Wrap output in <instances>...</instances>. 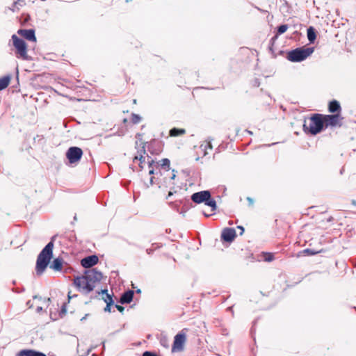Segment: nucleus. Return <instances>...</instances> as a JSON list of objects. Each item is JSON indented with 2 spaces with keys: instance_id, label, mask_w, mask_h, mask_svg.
<instances>
[{
  "instance_id": "c756f323",
  "label": "nucleus",
  "mask_w": 356,
  "mask_h": 356,
  "mask_svg": "<svg viewBox=\"0 0 356 356\" xmlns=\"http://www.w3.org/2000/svg\"><path fill=\"white\" fill-rule=\"evenodd\" d=\"M65 313H66V307H65V305H63V306L62 307V308H61V310H60V312L59 315H60V317H63V316L64 314H65Z\"/></svg>"
},
{
  "instance_id": "f3484780",
  "label": "nucleus",
  "mask_w": 356,
  "mask_h": 356,
  "mask_svg": "<svg viewBox=\"0 0 356 356\" xmlns=\"http://www.w3.org/2000/svg\"><path fill=\"white\" fill-rule=\"evenodd\" d=\"M63 259L60 257L54 259L50 265V268L56 271H60L63 268Z\"/></svg>"
},
{
  "instance_id": "9d476101",
  "label": "nucleus",
  "mask_w": 356,
  "mask_h": 356,
  "mask_svg": "<svg viewBox=\"0 0 356 356\" xmlns=\"http://www.w3.org/2000/svg\"><path fill=\"white\" fill-rule=\"evenodd\" d=\"M98 261V257L97 255L93 254L82 259L81 261V264L85 268H90L96 265Z\"/></svg>"
},
{
  "instance_id": "cd10ccee",
  "label": "nucleus",
  "mask_w": 356,
  "mask_h": 356,
  "mask_svg": "<svg viewBox=\"0 0 356 356\" xmlns=\"http://www.w3.org/2000/svg\"><path fill=\"white\" fill-rule=\"evenodd\" d=\"M201 147L204 148V149H207V148L212 149V145L211 143V140H206L205 144L201 145Z\"/></svg>"
},
{
  "instance_id": "423d86ee",
  "label": "nucleus",
  "mask_w": 356,
  "mask_h": 356,
  "mask_svg": "<svg viewBox=\"0 0 356 356\" xmlns=\"http://www.w3.org/2000/svg\"><path fill=\"white\" fill-rule=\"evenodd\" d=\"M186 341V335L183 331L176 334L174 339L172 351L177 353L184 350Z\"/></svg>"
},
{
  "instance_id": "49530a36",
  "label": "nucleus",
  "mask_w": 356,
  "mask_h": 356,
  "mask_svg": "<svg viewBox=\"0 0 356 356\" xmlns=\"http://www.w3.org/2000/svg\"><path fill=\"white\" fill-rule=\"evenodd\" d=\"M254 85H255V86H259V83L256 81H255V84H254Z\"/></svg>"
},
{
  "instance_id": "f8f14e48",
  "label": "nucleus",
  "mask_w": 356,
  "mask_h": 356,
  "mask_svg": "<svg viewBox=\"0 0 356 356\" xmlns=\"http://www.w3.org/2000/svg\"><path fill=\"white\" fill-rule=\"evenodd\" d=\"M236 231L233 228L226 227L221 234V238L226 242H232L236 237Z\"/></svg>"
},
{
  "instance_id": "c85d7f7f",
  "label": "nucleus",
  "mask_w": 356,
  "mask_h": 356,
  "mask_svg": "<svg viewBox=\"0 0 356 356\" xmlns=\"http://www.w3.org/2000/svg\"><path fill=\"white\" fill-rule=\"evenodd\" d=\"M143 356H158L156 353L150 352V351H145L143 353Z\"/></svg>"
},
{
  "instance_id": "ea45409f",
  "label": "nucleus",
  "mask_w": 356,
  "mask_h": 356,
  "mask_svg": "<svg viewBox=\"0 0 356 356\" xmlns=\"http://www.w3.org/2000/svg\"><path fill=\"white\" fill-rule=\"evenodd\" d=\"M26 305L29 306V308H31L33 307V304L31 303V300H29L26 302Z\"/></svg>"
},
{
  "instance_id": "de8ad7c7",
  "label": "nucleus",
  "mask_w": 356,
  "mask_h": 356,
  "mask_svg": "<svg viewBox=\"0 0 356 356\" xmlns=\"http://www.w3.org/2000/svg\"><path fill=\"white\" fill-rule=\"evenodd\" d=\"M86 316H87V315H86L84 317H83V318L81 319V321H83L84 319H86Z\"/></svg>"
},
{
  "instance_id": "4be33fe9",
  "label": "nucleus",
  "mask_w": 356,
  "mask_h": 356,
  "mask_svg": "<svg viewBox=\"0 0 356 356\" xmlns=\"http://www.w3.org/2000/svg\"><path fill=\"white\" fill-rule=\"evenodd\" d=\"M185 133L184 129L173 128L170 131V134L172 136H178Z\"/></svg>"
},
{
  "instance_id": "f257e3e1",
  "label": "nucleus",
  "mask_w": 356,
  "mask_h": 356,
  "mask_svg": "<svg viewBox=\"0 0 356 356\" xmlns=\"http://www.w3.org/2000/svg\"><path fill=\"white\" fill-rule=\"evenodd\" d=\"M103 275L95 268L85 271V275L77 276L74 279V284L84 295L94 290L96 284L101 282Z\"/></svg>"
},
{
  "instance_id": "c9c22d12",
  "label": "nucleus",
  "mask_w": 356,
  "mask_h": 356,
  "mask_svg": "<svg viewBox=\"0 0 356 356\" xmlns=\"http://www.w3.org/2000/svg\"><path fill=\"white\" fill-rule=\"evenodd\" d=\"M136 138L138 140H142V138H143V135L141 134H137L136 135Z\"/></svg>"
},
{
  "instance_id": "603ef678",
  "label": "nucleus",
  "mask_w": 356,
  "mask_h": 356,
  "mask_svg": "<svg viewBox=\"0 0 356 356\" xmlns=\"http://www.w3.org/2000/svg\"><path fill=\"white\" fill-rule=\"evenodd\" d=\"M136 293H140V289H138V290L136 291Z\"/></svg>"
},
{
  "instance_id": "2f4dec72",
  "label": "nucleus",
  "mask_w": 356,
  "mask_h": 356,
  "mask_svg": "<svg viewBox=\"0 0 356 356\" xmlns=\"http://www.w3.org/2000/svg\"><path fill=\"white\" fill-rule=\"evenodd\" d=\"M113 305V304H108V303H107L106 307L104 308V311L110 312H111V306Z\"/></svg>"
},
{
  "instance_id": "e433bc0d",
  "label": "nucleus",
  "mask_w": 356,
  "mask_h": 356,
  "mask_svg": "<svg viewBox=\"0 0 356 356\" xmlns=\"http://www.w3.org/2000/svg\"><path fill=\"white\" fill-rule=\"evenodd\" d=\"M175 177H176L175 171V170H173L172 172V175L170 177V179H174L175 178Z\"/></svg>"
},
{
  "instance_id": "f704fd0d",
  "label": "nucleus",
  "mask_w": 356,
  "mask_h": 356,
  "mask_svg": "<svg viewBox=\"0 0 356 356\" xmlns=\"http://www.w3.org/2000/svg\"><path fill=\"white\" fill-rule=\"evenodd\" d=\"M247 200H248V203H249V205H250V206L253 205V204H254V200H253V199H252V198H251V197H247Z\"/></svg>"
},
{
  "instance_id": "dca6fc26",
  "label": "nucleus",
  "mask_w": 356,
  "mask_h": 356,
  "mask_svg": "<svg viewBox=\"0 0 356 356\" xmlns=\"http://www.w3.org/2000/svg\"><path fill=\"white\" fill-rule=\"evenodd\" d=\"M102 295V299L107 304H113L114 301L113 300V297L111 295L108 293L107 289H103L101 290V291L97 292V296H96V298H98L99 296Z\"/></svg>"
},
{
  "instance_id": "a211bd4d",
  "label": "nucleus",
  "mask_w": 356,
  "mask_h": 356,
  "mask_svg": "<svg viewBox=\"0 0 356 356\" xmlns=\"http://www.w3.org/2000/svg\"><path fill=\"white\" fill-rule=\"evenodd\" d=\"M341 109V106L338 101L334 99L330 102L328 105V110L330 113L340 112Z\"/></svg>"
},
{
  "instance_id": "f03ea898",
  "label": "nucleus",
  "mask_w": 356,
  "mask_h": 356,
  "mask_svg": "<svg viewBox=\"0 0 356 356\" xmlns=\"http://www.w3.org/2000/svg\"><path fill=\"white\" fill-rule=\"evenodd\" d=\"M55 238L56 236H54L51 238V241L45 245V247L42 250L38 256L35 271L38 275H42L44 272L45 269L49 264L51 259L52 258L54 241Z\"/></svg>"
},
{
  "instance_id": "b1692460",
  "label": "nucleus",
  "mask_w": 356,
  "mask_h": 356,
  "mask_svg": "<svg viewBox=\"0 0 356 356\" xmlns=\"http://www.w3.org/2000/svg\"><path fill=\"white\" fill-rule=\"evenodd\" d=\"M288 29V25L287 24H282L277 27V34L281 35L285 33Z\"/></svg>"
},
{
  "instance_id": "a18cd8bd",
  "label": "nucleus",
  "mask_w": 356,
  "mask_h": 356,
  "mask_svg": "<svg viewBox=\"0 0 356 356\" xmlns=\"http://www.w3.org/2000/svg\"><path fill=\"white\" fill-rule=\"evenodd\" d=\"M171 195H172V193L171 191H170V192L168 193V195L167 198H168V197H170Z\"/></svg>"
},
{
  "instance_id": "393cba45",
  "label": "nucleus",
  "mask_w": 356,
  "mask_h": 356,
  "mask_svg": "<svg viewBox=\"0 0 356 356\" xmlns=\"http://www.w3.org/2000/svg\"><path fill=\"white\" fill-rule=\"evenodd\" d=\"M24 3V0H17L15 1L13 3V8H10L13 11H15V9H19V6H22Z\"/></svg>"
},
{
  "instance_id": "37998d69",
  "label": "nucleus",
  "mask_w": 356,
  "mask_h": 356,
  "mask_svg": "<svg viewBox=\"0 0 356 356\" xmlns=\"http://www.w3.org/2000/svg\"><path fill=\"white\" fill-rule=\"evenodd\" d=\"M146 251H147V253L149 254L153 252V250L152 249H147Z\"/></svg>"
},
{
  "instance_id": "2eb2a0df",
  "label": "nucleus",
  "mask_w": 356,
  "mask_h": 356,
  "mask_svg": "<svg viewBox=\"0 0 356 356\" xmlns=\"http://www.w3.org/2000/svg\"><path fill=\"white\" fill-rule=\"evenodd\" d=\"M134 291L132 290H128L127 291L123 293L120 297V302L121 304H128L130 303L134 298Z\"/></svg>"
},
{
  "instance_id": "bb28decb",
  "label": "nucleus",
  "mask_w": 356,
  "mask_h": 356,
  "mask_svg": "<svg viewBox=\"0 0 356 356\" xmlns=\"http://www.w3.org/2000/svg\"><path fill=\"white\" fill-rule=\"evenodd\" d=\"M147 163L148 165L149 169L153 168L152 165L154 164V161L151 156L148 155H147Z\"/></svg>"
},
{
  "instance_id": "7c9ffc66",
  "label": "nucleus",
  "mask_w": 356,
  "mask_h": 356,
  "mask_svg": "<svg viewBox=\"0 0 356 356\" xmlns=\"http://www.w3.org/2000/svg\"><path fill=\"white\" fill-rule=\"evenodd\" d=\"M304 252H306V253H307V254H310V255H314V254H316V252H315L312 251V250H310V249H305V250H304Z\"/></svg>"
},
{
  "instance_id": "a19ab883",
  "label": "nucleus",
  "mask_w": 356,
  "mask_h": 356,
  "mask_svg": "<svg viewBox=\"0 0 356 356\" xmlns=\"http://www.w3.org/2000/svg\"><path fill=\"white\" fill-rule=\"evenodd\" d=\"M149 184L152 186L154 184V177H152L149 180Z\"/></svg>"
},
{
  "instance_id": "ddd939ff",
  "label": "nucleus",
  "mask_w": 356,
  "mask_h": 356,
  "mask_svg": "<svg viewBox=\"0 0 356 356\" xmlns=\"http://www.w3.org/2000/svg\"><path fill=\"white\" fill-rule=\"evenodd\" d=\"M323 121L324 124H325V127H335L339 124V115H326L323 116Z\"/></svg>"
},
{
  "instance_id": "58836bf2",
  "label": "nucleus",
  "mask_w": 356,
  "mask_h": 356,
  "mask_svg": "<svg viewBox=\"0 0 356 356\" xmlns=\"http://www.w3.org/2000/svg\"><path fill=\"white\" fill-rule=\"evenodd\" d=\"M42 311V307H38L36 308V312L40 313Z\"/></svg>"
},
{
  "instance_id": "72a5a7b5",
  "label": "nucleus",
  "mask_w": 356,
  "mask_h": 356,
  "mask_svg": "<svg viewBox=\"0 0 356 356\" xmlns=\"http://www.w3.org/2000/svg\"><path fill=\"white\" fill-rule=\"evenodd\" d=\"M273 259V256L272 254H268L267 257L265 258V261H271Z\"/></svg>"
},
{
  "instance_id": "09e8293b",
  "label": "nucleus",
  "mask_w": 356,
  "mask_h": 356,
  "mask_svg": "<svg viewBox=\"0 0 356 356\" xmlns=\"http://www.w3.org/2000/svg\"><path fill=\"white\" fill-rule=\"evenodd\" d=\"M33 298V299H36V298H38V296H34Z\"/></svg>"
},
{
  "instance_id": "3c124183",
  "label": "nucleus",
  "mask_w": 356,
  "mask_h": 356,
  "mask_svg": "<svg viewBox=\"0 0 356 356\" xmlns=\"http://www.w3.org/2000/svg\"><path fill=\"white\" fill-rule=\"evenodd\" d=\"M204 215L206 216V217H209L210 215H208V214H206V213H204Z\"/></svg>"
},
{
  "instance_id": "39448f33",
  "label": "nucleus",
  "mask_w": 356,
  "mask_h": 356,
  "mask_svg": "<svg viewBox=\"0 0 356 356\" xmlns=\"http://www.w3.org/2000/svg\"><path fill=\"white\" fill-rule=\"evenodd\" d=\"M13 46L16 49L17 57L21 58L24 60H28L29 56L27 54V45L26 42L17 35H13L12 36Z\"/></svg>"
},
{
  "instance_id": "4c0bfd02",
  "label": "nucleus",
  "mask_w": 356,
  "mask_h": 356,
  "mask_svg": "<svg viewBox=\"0 0 356 356\" xmlns=\"http://www.w3.org/2000/svg\"><path fill=\"white\" fill-rule=\"evenodd\" d=\"M237 228L241 230L240 234L242 235L243 233L244 232V228L242 226H238Z\"/></svg>"
},
{
  "instance_id": "a878e982",
  "label": "nucleus",
  "mask_w": 356,
  "mask_h": 356,
  "mask_svg": "<svg viewBox=\"0 0 356 356\" xmlns=\"http://www.w3.org/2000/svg\"><path fill=\"white\" fill-rule=\"evenodd\" d=\"M131 120L133 124H136L140 122L141 117L138 114L132 113Z\"/></svg>"
},
{
  "instance_id": "6ab92c4d",
  "label": "nucleus",
  "mask_w": 356,
  "mask_h": 356,
  "mask_svg": "<svg viewBox=\"0 0 356 356\" xmlns=\"http://www.w3.org/2000/svg\"><path fill=\"white\" fill-rule=\"evenodd\" d=\"M307 38L310 43H313L316 38V30L313 26L307 29Z\"/></svg>"
},
{
  "instance_id": "4468645a",
  "label": "nucleus",
  "mask_w": 356,
  "mask_h": 356,
  "mask_svg": "<svg viewBox=\"0 0 356 356\" xmlns=\"http://www.w3.org/2000/svg\"><path fill=\"white\" fill-rule=\"evenodd\" d=\"M17 356H47L44 353L30 349H24L17 353Z\"/></svg>"
},
{
  "instance_id": "5701e85b",
  "label": "nucleus",
  "mask_w": 356,
  "mask_h": 356,
  "mask_svg": "<svg viewBox=\"0 0 356 356\" xmlns=\"http://www.w3.org/2000/svg\"><path fill=\"white\" fill-rule=\"evenodd\" d=\"M170 160L168 159H163L161 161V164L160 165L163 168H165L166 169L167 171L169 170L170 169Z\"/></svg>"
},
{
  "instance_id": "0eeeda50",
  "label": "nucleus",
  "mask_w": 356,
  "mask_h": 356,
  "mask_svg": "<svg viewBox=\"0 0 356 356\" xmlns=\"http://www.w3.org/2000/svg\"><path fill=\"white\" fill-rule=\"evenodd\" d=\"M82 155L83 151L78 147H71L66 152V156L70 163H75L79 161Z\"/></svg>"
},
{
  "instance_id": "20e7f679",
  "label": "nucleus",
  "mask_w": 356,
  "mask_h": 356,
  "mask_svg": "<svg viewBox=\"0 0 356 356\" xmlns=\"http://www.w3.org/2000/svg\"><path fill=\"white\" fill-rule=\"evenodd\" d=\"M314 52L313 47H300L291 50L287 54V59L291 62H301Z\"/></svg>"
},
{
  "instance_id": "7ed1b4c3",
  "label": "nucleus",
  "mask_w": 356,
  "mask_h": 356,
  "mask_svg": "<svg viewBox=\"0 0 356 356\" xmlns=\"http://www.w3.org/2000/svg\"><path fill=\"white\" fill-rule=\"evenodd\" d=\"M323 115L315 113L309 118L308 121L305 120L303 124V130L307 134L316 135L323 130Z\"/></svg>"
},
{
  "instance_id": "6e6552de",
  "label": "nucleus",
  "mask_w": 356,
  "mask_h": 356,
  "mask_svg": "<svg viewBox=\"0 0 356 356\" xmlns=\"http://www.w3.org/2000/svg\"><path fill=\"white\" fill-rule=\"evenodd\" d=\"M211 197V193L209 191H202L193 193L191 195V200L196 204L205 202L207 199Z\"/></svg>"
},
{
  "instance_id": "412c9836",
  "label": "nucleus",
  "mask_w": 356,
  "mask_h": 356,
  "mask_svg": "<svg viewBox=\"0 0 356 356\" xmlns=\"http://www.w3.org/2000/svg\"><path fill=\"white\" fill-rule=\"evenodd\" d=\"M204 204L211 208V211H215L217 208L216 201L211 197L207 199Z\"/></svg>"
},
{
  "instance_id": "79ce46f5",
  "label": "nucleus",
  "mask_w": 356,
  "mask_h": 356,
  "mask_svg": "<svg viewBox=\"0 0 356 356\" xmlns=\"http://www.w3.org/2000/svg\"><path fill=\"white\" fill-rule=\"evenodd\" d=\"M154 173V168H151L149 170V175H153Z\"/></svg>"
},
{
  "instance_id": "473e14b6",
  "label": "nucleus",
  "mask_w": 356,
  "mask_h": 356,
  "mask_svg": "<svg viewBox=\"0 0 356 356\" xmlns=\"http://www.w3.org/2000/svg\"><path fill=\"white\" fill-rule=\"evenodd\" d=\"M115 307L120 312H122L124 311V307H122L121 305H115Z\"/></svg>"
},
{
  "instance_id": "8fccbe9b",
  "label": "nucleus",
  "mask_w": 356,
  "mask_h": 356,
  "mask_svg": "<svg viewBox=\"0 0 356 356\" xmlns=\"http://www.w3.org/2000/svg\"><path fill=\"white\" fill-rule=\"evenodd\" d=\"M68 298L70 299L72 298V296H70V293L69 292L68 293Z\"/></svg>"
},
{
  "instance_id": "aec40b11",
  "label": "nucleus",
  "mask_w": 356,
  "mask_h": 356,
  "mask_svg": "<svg viewBox=\"0 0 356 356\" xmlns=\"http://www.w3.org/2000/svg\"><path fill=\"white\" fill-rule=\"evenodd\" d=\"M11 76L6 75L1 77V90L6 88L10 83Z\"/></svg>"
},
{
  "instance_id": "c03bdc74",
  "label": "nucleus",
  "mask_w": 356,
  "mask_h": 356,
  "mask_svg": "<svg viewBox=\"0 0 356 356\" xmlns=\"http://www.w3.org/2000/svg\"><path fill=\"white\" fill-rule=\"evenodd\" d=\"M277 38V35H276L274 37H273L272 39H271V41L274 42Z\"/></svg>"
},
{
  "instance_id": "9b49d317",
  "label": "nucleus",
  "mask_w": 356,
  "mask_h": 356,
  "mask_svg": "<svg viewBox=\"0 0 356 356\" xmlns=\"http://www.w3.org/2000/svg\"><path fill=\"white\" fill-rule=\"evenodd\" d=\"M17 33L29 41L35 42L37 40L34 29H19Z\"/></svg>"
},
{
  "instance_id": "1a4fd4ad",
  "label": "nucleus",
  "mask_w": 356,
  "mask_h": 356,
  "mask_svg": "<svg viewBox=\"0 0 356 356\" xmlns=\"http://www.w3.org/2000/svg\"><path fill=\"white\" fill-rule=\"evenodd\" d=\"M144 154H146L145 143H143V146L138 151L137 154L134 156L133 160L134 162H135L136 161H139L138 165L140 168V170L144 168V164L146 162L145 160L147 156H145Z\"/></svg>"
}]
</instances>
